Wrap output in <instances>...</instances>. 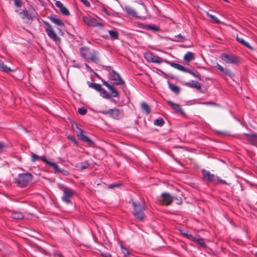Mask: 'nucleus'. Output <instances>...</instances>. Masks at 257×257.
<instances>
[{
  "label": "nucleus",
  "instance_id": "obj_1",
  "mask_svg": "<svg viewBox=\"0 0 257 257\" xmlns=\"http://www.w3.org/2000/svg\"><path fill=\"white\" fill-rule=\"evenodd\" d=\"M133 206L134 209L133 213L135 217L140 220L143 221L145 217L144 213L145 210L146 204L143 201H134L133 200L130 201Z\"/></svg>",
  "mask_w": 257,
  "mask_h": 257
},
{
  "label": "nucleus",
  "instance_id": "obj_2",
  "mask_svg": "<svg viewBox=\"0 0 257 257\" xmlns=\"http://www.w3.org/2000/svg\"><path fill=\"white\" fill-rule=\"evenodd\" d=\"M80 55L85 59H90L93 62H97L99 59L97 53L95 51L91 52L87 47H82L80 49Z\"/></svg>",
  "mask_w": 257,
  "mask_h": 257
},
{
  "label": "nucleus",
  "instance_id": "obj_3",
  "mask_svg": "<svg viewBox=\"0 0 257 257\" xmlns=\"http://www.w3.org/2000/svg\"><path fill=\"white\" fill-rule=\"evenodd\" d=\"M32 179L33 176L30 173L20 174L15 179V182L19 186L23 187L26 186Z\"/></svg>",
  "mask_w": 257,
  "mask_h": 257
},
{
  "label": "nucleus",
  "instance_id": "obj_4",
  "mask_svg": "<svg viewBox=\"0 0 257 257\" xmlns=\"http://www.w3.org/2000/svg\"><path fill=\"white\" fill-rule=\"evenodd\" d=\"M63 192V195L61 197L62 200L66 204L72 203L71 199L76 194V191L73 189L66 186H63L61 188Z\"/></svg>",
  "mask_w": 257,
  "mask_h": 257
},
{
  "label": "nucleus",
  "instance_id": "obj_5",
  "mask_svg": "<svg viewBox=\"0 0 257 257\" xmlns=\"http://www.w3.org/2000/svg\"><path fill=\"white\" fill-rule=\"evenodd\" d=\"M101 19L98 17L94 18L90 16H84L83 17V22L90 27H102L103 25L100 22Z\"/></svg>",
  "mask_w": 257,
  "mask_h": 257
},
{
  "label": "nucleus",
  "instance_id": "obj_6",
  "mask_svg": "<svg viewBox=\"0 0 257 257\" xmlns=\"http://www.w3.org/2000/svg\"><path fill=\"white\" fill-rule=\"evenodd\" d=\"M136 17L144 19L148 16L146 7L144 4H140L136 7Z\"/></svg>",
  "mask_w": 257,
  "mask_h": 257
},
{
  "label": "nucleus",
  "instance_id": "obj_7",
  "mask_svg": "<svg viewBox=\"0 0 257 257\" xmlns=\"http://www.w3.org/2000/svg\"><path fill=\"white\" fill-rule=\"evenodd\" d=\"M144 56L148 61L155 63L161 64L162 63H165V61H166V60H164L151 52L146 53Z\"/></svg>",
  "mask_w": 257,
  "mask_h": 257
},
{
  "label": "nucleus",
  "instance_id": "obj_8",
  "mask_svg": "<svg viewBox=\"0 0 257 257\" xmlns=\"http://www.w3.org/2000/svg\"><path fill=\"white\" fill-rule=\"evenodd\" d=\"M47 26L46 32L48 36L56 43H60L61 39L54 31L52 26L48 22H45Z\"/></svg>",
  "mask_w": 257,
  "mask_h": 257
},
{
  "label": "nucleus",
  "instance_id": "obj_9",
  "mask_svg": "<svg viewBox=\"0 0 257 257\" xmlns=\"http://www.w3.org/2000/svg\"><path fill=\"white\" fill-rule=\"evenodd\" d=\"M102 113L104 114H107L111 117L119 119L123 116V113L117 108L110 109L108 110L103 111Z\"/></svg>",
  "mask_w": 257,
  "mask_h": 257
},
{
  "label": "nucleus",
  "instance_id": "obj_10",
  "mask_svg": "<svg viewBox=\"0 0 257 257\" xmlns=\"http://www.w3.org/2000/svg\"><path fill=\"white\" fill-rule=\"evenodd\" d=\"M76 134L79 140L87 143L91 147H94V142L84 134L82 130H79V132H76Z\"/></svg>",
  "mask_w": 257,
  "mask_h": 257
},
{
  "label": "nucleus",
  "instance_id": "obj_11",
  "mask_svg": "<svg viewBox=\"0 0 257 257\" xmlns=\"http://www.w3.org/2000/svg\"><path fill=\"white\" fill-rule=\"evenodd\" d=\"M109 78L111 80L113 81V85H122L124 86L125 83L121 78L119 75L116 73L114 71H112L110 74Z\"/></svg>",
  "mask_w": 257,
  "mask_h": 257
},
{
  "label": "nucleus",
  "instance_id": "obj_12",
  "mask_svg": "<svg viewBox=\"0 0 257 257\" xmlns=\"http://www.w3.org/2000/svg\"><path fill=\"white\" fill-rule=\"evenodd\" d=\"M220 58L226 63L236 64L238 62V59L237 57L233 55L222 54L220 56Z\"/></svg>",
  "mask_w": 257,
  "mask_h": 257
},
{
  "label": "nucleus",
  "instance_id": "obj_13",
  "mask_svg": "<svg viewBox=\"0 0 257 257\" xmlns=\"http://www.w3.org/2000/svg\"><path fill=\"white\" fill-rule=\"evenodd\" d=\"M161 203L165 205H169L172 202L174 197L168 193H163L161 195Z\"/></svg>",
  "mask_w": 257,
  "mask_h": 257
},
{
  "label": "nucleus",
  "instance_id": "obj_14",
  "mask_svg": "<svg viewBox=\"0 0 257 257\" xmlns=\"http://www.w3.org/2000/svg\"><path fill=\"white\" fill-rule=\"evenodd\" d=\"M202 173L203 178L210 182H212L213 184H216L217 182L216 181V178L214 174H211L210 171L203 169Z\"/></svg>",
  "mask_w": 257,
  "mask_h": 257
},
{
  "label": "nucleus",
  "instance_id": "obj_15",
  "mask_svg": "<svg viewBox=\"0 0 257 257\" xmlns=\"http://www.w3.org/2000/svg\"><path fill=\"white\" fill-rule=\"evenodd\" d=\"M21 15H22V18L23 19H27L28 20H32L34 18L37 17L38 15L37 13H33L32 14H29L28 12L26 10H23L20 13Z\"/></svg>",
  "mask_w": 257,
  "mask_h": 257
},
{
  "label": "nucleus",
  "instance_id": "obj_16",
  "mask_svg": "<svg viewBox=\"0 0 257 257\" xmlns=\"http://www.w3.org/2000/svg\"><path fill=\"white\" fill-rule=\"evenodd\" d=\"M165 63L170 65L171 67L183 72H189L188 69L181 65L166 60Z\"/></svg>",
  "mask_w": 257,
  "mask_h": 257
},
{
  "label": "nucleus",
  "instance_id": "obj_17",
  "mask_svg": "<svg viewBox=\"0 0 257 257\" xmlns=\"http://www.w3.org/2000/svg\"><path fill=\"white\" fill-rule=\"evenodd\" d=\"M103 84L111 92V93L110 94L111 96V97H116L118 95V93L117 91L110 84H109L108 83H107L105 81H102Z\"/></svg>",
  "mask_w": 257,
  "mask_h": 257
},
{
  "label": "nucleus",
  "instance_id": "obj_18",
  "mask_svg": "<svg viewBox=\"0 0 257 257\" xmlns=\"http://www.w3.org/2000/svg\"><path fill=\"white\" fill-rule=\"evenodd\" d=\"M55 4L57 7L60 9V11L63 15L65 16H69L70 15L68 9L63 6L61 2L57 1L55 2Z\"/></svg>",
  "mask_w": 257,
  "mask_h": 257
},
{
  "label": "nucleus",
  "instance_id": "obj_19",
  "mask_svg": "<svg viewBox=\"0 0 257 257\" xmlns=\"http://www.w3.org/2000/svg\"><path fill=\"white\" fill-rule=\"evenodd\" d=\"M243 35L242 34H240V35H237L236 36V40L238 42L240 43L242 45H244V46L246 47L248 49L250 50H253V47H252L248 43L244 41L243 38Z\"/></svg>",
  "mask_w": 257,
  "mask_h": 257
},
{
  "label": "nucleus",
  "instance_id": "obj_20",
  "mask_svg": "<svg viewBox=\"0 0 257 257\" xmlns=\"http://www.w3.org/2000/svg\"><path fill=\"white\" fill-rule=\"evenodd\" d=\"M42 161L45 163L47 165L53 168V169L54 170L55 173L60 172L59 166L56 163L47 160L46 158H42Z\"/></svg>",
  "mask_w": 257,
  "mask_h": 257
},
{
  "label": "nucleus",
  "instance_id": "obj_21",
  "mask_svg": "<svg viewBox=\"0 0 257 257\" xmlns=\"http://www.w3.org/2000/svg\"><path fill=\"white\" fill-rule=\"evenodd\" d=\"M123 9L128 15L136 17V8H133L132 7L130 6H125L123 8Z\"/></svg>",
  "mask_w": 257,
  "mask_h": 257
},
{
  "label": "nucleus",
  "instance_id": "obj_22",
  "mask_svg": "<svg viewBox=\"0 0 257 257\" xmlns=\"http://www.w3.org/2000/svg\"><path fill=\"white\" fill-rule=\"evenodd\" d=\"M246 139L251 144L255 145L257 143V135L255 134H245Z\"/></svg>",
  "mask_w": 257,
  "mask_h": 257
},
{
  "label": "nucleus",
  "instance_id": "obj_23",
  "mask_svg": "<svg viewBox=\"0 0 257 257\" xmlns=\"http://www.w3.org/2000/svg\"><path fill=\"white\" fill-rule=\"evenodd\" d=\"M167 102L176 111L180 112L182 114H184V111L179 104L175 103L170 100H168Z\"/></svg>",
  "mask_w": 257,
  "mask_h": 257
},
{
  "label": "nucleus",
  "instance_id": "obj_24",
  "mask_svg": "<svg viewBox=\"0 0 257 257\" xmlns=\"http://www.w3.org/2000/svg\"><path fill=\"white\" fill-rule=\"evenodd\" d=\"M186 85L189 87L195 88L198 90H200L201 88L200 84L198 82L194 80H192L190 82L187 83Z\"/></svg>",
  "mask_w": 257,
  "mask_h": 257
},
{
  "label": "nucleus",
  "instance_id": "obj_25",
  "mask_svg": "<svg viewBox=\"0 0 257 257\" xmlns=\"http://www.w3.org/2000/svg\"><path fill=\"white\" fill-rule=\"evenodd\" d=\"M195 59V55L193 53L188 52L184 56V60L187 62H190Z\"/></svg>",
  "mask_w": 257,
  "mask_h": 257
},
{
  "label": "nucleus",
  "instance_id": "obj_26",
  "mask_svg": "<svg viewBox=\"0 0 257 257\" xmlns=\"http://www.w3.org/2000/svg\"><path fill=\"white\" fill-rule=\"evenodd\" d=\"M141 107L143 111H145L146 114H149L151 112L150 106L146 102H142L141 104Z\"/></svg>",
  "mask_w": 257,
  "mask_h": 257
},
{
  "label": "nucleus",
  "instance_id": "obj_27",
  "mask_svg": "<svg viewBox=\"0 0 257 257\" xmlns=\"http://www.w3.org/2000/svg\"><path fill=\"white\" fill-rule=\"evenodd\" d=\"M49 19L54 24L60 26H64V23L59 19L55 17V16H51L49 17Z\"/></svg>",
  "mask_w": 257,
  "mask_h": 257
},
{
  "label": "nucleus",
  "instance_id": "obj_28",
  "mask_svg": "<svg viewBox=\"0 0 257 257\" xmlns=\"http://www.w3.org/2000/svg\"><path fill=\"white\" fill-rule=\"evenodd\" d=\"M11 217L15 219H22L24 218V215L21 212L13 211L11 214Z\"/></svg>",
  "mask_w": 257,
  "mask_h": 257
},
{
  "label": "nucleus",
  "instance_id": "obj_29",
  "mask_svg": "<svg viewBox=\"0 0 257 257\" xmlns=\"http://www.w3.org/2000/svg\"><path fill=\"white\" fill-rule=\"evenodd\" d=\"M89 87L95 90L96 91L99 92L101 87V85L99 84L96 83H91L89 81L87 82Z\"/></svg>",
  "mask_w": 257,
  "mask_h": 257
},
{
  "label": "nucleus",
  "instance_id": "obj_30",
  "mask_svg": "<svg viewBox=\"0 0 257 257\" xmlns=\"http://www.w3.org/2000/svg\"><path fill=\"white\" fill-rule=\"evenodd\" d=\"M100 92V95L104 98L109 99L111 97L110 94L108 93L102 87L100 88V90L99 91Z\"/></svg>",
  "mask_w": 257,
  "mask_h": 257
},
{
  "label": "nucleus",
  "instance_id": "obj_31",
  "mask_svg": "<svg viewBox=\"0 0 257 257\" xmlns=\"http://www.w3.org/2000/svg\"><path fill=\"white\" fill-rule=\"evenodd\" d=\"M0 70L5 72H9L12 71V69L6 65L1 60H0Z\"/></svg>",
  "mask_w": 257,
  "mask_h": 257
},
{
  "label": "nucleus",
  "instance_id": "obj_32",
  "mask_svg": "<svg viewBox=\"0 0 257 257\" xmlns=\"http://www.w3.org/2000/svg\"><path fill=\"white\" fill-rule=\"evenodd\" d=\"M172 41L179 42H182L186 40L185 37L182 35L181 34H179L178 35L175 36L174 39H171Z\"/></svg>",
  "mask_w": 257,
  "mask_h": 257
},
{
  "label": "nucleus",
  "instance_id": "obj_33",
  "mask_svg": "<svg viewBox=\"0 0 257 257\" xmlns=\"http://www.w3.org/2000/svg\"><path fill=\"white\" fill-rule=\"evenodd\" d=\"M111 39L113 40L117 39L118 38V33L116 31L108 30V31Z\"/></svg>",
  "mask_w": 257,
  "mask_h": 257
},
{
  "label": "nucleus",
  "instance_id": "obj_34",
  "mask_svg": "<svg viewBox=\"0 0 257 257\" xmlns=\"http://www.w3.org/2000/svg\"><path fill=\"white\" fill-rule=\"evenodd\" d=\"M169 88L175 93H179L180 91V88L173 84L169 83Z\"/></svg>",
  "mask_w": 257,
  "mask_h": 257
},
{
  "label": "nucleus",
  "instance_id": "obj_35",
  "mask_svg": "<svg viewBox=\"0 0 257 257\" xmlns=\"http://www.w3.org/2000/svg\"><path fill=\"white\" fill-rule=\"evenodd\" d=\"M46 158L45 156H39L38 155L34 154V153H31V161L33 162H35L36 161L38 160L39 159H40L42 161V158Z\"/></svg>",
  "mask_w": 257,
  "mask_h": 257
},
{
  "label": "nucleus",
  "instance_id": "obj_36",
  "mask_svg": "<svg viewBox=\"0 0 257 257\" xmlns=\"http://www.w3.org/2000/svg\"><path fill=\"white\" fill-rule=\"evenodd\" d=\"M165 122L163 119L161 117H159L154 121V124L155 125H157L159 127H161L163 126V125L164 124Z\"/></svg>",
  "mask_w": 257,
  "mask_h": 257
},
{
  "label": "nucleus",
  "instance_id": "obj_37",
  "mask_svg": "<svg viewBox=\"0 0 257 257\" xmlns=\"http://www.w3.org/2000/svg\"><path fill=\"white\" fill-rule=\"evenodd\" d=\"M194 239L203 248L206 247V244L202 238L194 237Z\"/></svg>",
  "mask_w": 257,
  "mask_h": 257
},
{
  "label": "nucleus",
  "instance_id": "obj_38",
  "mask_svg": "<svg viewBox=\"0 0 257 257\" xmlns=\"http://www.w3.org/2000/svg\"><path fill=\"white\" fill-rule=\"evenodd\" d=\"M148 29L151 30L154 32L159 31V28L156 25H149L146 26Z\"/></svg>",
  "mask_w": 257,
  "mask_h": 257
},
{
  "label": "nucleus",
  "instance_id": "obj_39",
  "mask_svg": "<svg viewBox=\"0 0 257 257\" xmlns=\"http://www.w3.org/2000/svg\"><path fill=\"white\" fill-rule=\"evenodd\" d=\"M223 73H224L225 75H228L230 77H233V76H234V74L230 69L224 68Z\"/></svg>",
  "mask_w": 257,
  "mask_h": 257
},
{
  "label": "nucleus",
  "instance_id": "obj_40",
  "mask_svg": "<svg viewBox=\"0 0 257 257\" xmlns=\"http://www.w3.org/2000/svg\"><path fill=\"white\" fill-rule=\"evenodd\" d=\"M207 15L216 24H219L220 23V21L217 18H216L215 17H214V16H213L212 15L210 14L209 12H207Z\"/></svg>",
  "mask_w": 257,
  "mask_h": 257
},
{
  "label": "nucleus",
  "instance_id": "obj_41",
  "mask_svg": "<svg viewBox=\"0 0 257 257\" xmlns=\"http://www.w3.org/2000/svg\"><path fill=\"white\" fill-rule=\"evenodd\" d=\"M121 251L122 253L123 254L124 256L128 255L130 254L128 250L125 247H124L122 244L120 245Z\"/></svg>",
  "mask_w": 257,
  "mask_h": 257
},
{
  "label": "nucleus",
  "instance_id": "obj_42",
  "mask_svg": "<svg viewBox=\"0 0 257 257\" xmlns=\"http://www.w3.org/2000/svg\"><path fill=\"white\" fill-rule=\"evenodd\" d=\"M216 181L217 182V183H216L215 184H227L228 185V184L227 183V182L225 181V180H223L222 179H221L219 177H216Z\"/></svg>",
  "mask_w": 257,
  "mask_h": 257
},
{
  "label": "nucleus",
  "instance_id": "obj_43",
  "mask_svg": "<svg viewBox=\"0 0 257 257\" xmlns=\"http://www.w3.org/2000/svg\"><path fill=\"white\" fill-rule=\"evenodd\" d=\"M80 166L82 169H86L89 166V164L86 162H82L80 163Z\"/></svg>",
  "mask_w": 257,
  "mask_h": 257
},
{
  "label": "nucleus",
  "instance_id": "obj_44",
  "mask_svg": "<svg viewBox=\"0 0 257 257\" xmlns=\"http://www.w3.org/2000/svg\"><path fill=\"white\" fill-rule=\"evenodd\" d=\"M78 112L81 115H84L87 112V109L84 107L79 108L78 109Z\"/></svg>",
  "mask_w": 257,
  "mask_h": 257
},
{
  "label": "nucleus",
  "instance_id": "obj_45",
  "mask_svg": "<svg viewBox=\"0 0 257 257\" xmlns=\"http://www.w3.org/2000/svg\"><path fill=\"white\" fill-rule=\"evenodd\" d=\"M216 133L218 135H228L227 132L222 130H217Z\"/></svg>",
  "mask_w": 257,
  "mask_h": 257
},
{
  "label": "nucleus",
  "instance_id": "obj_46",
  "mask_svg": "<svg viewBox=\"0 0 257 257\" xmlns=\"http://www.w3.org/2000/svg\"><path fill=\"white\" fill-rule=\"evenodd\" d=\"M188 70L189 71L188 72L190 73V74H191L192 75H193L194 76L197 77V78L200 77V74L198 72H197V71H196L195 72H192L189 69H188Z\"/></svg>",
  "mask_w": 257,
  "mask_h": 257
},
{
  "label": "nucleus",
  "instance_id": "obj_47",
  "mask_svg": "<svg viewBox=\"0 0 257 257\" xmlns=\"http://www.w3.org/2000/svg\"><path fill=\"white\" fill-rule=\"evenodd\" d=\"M180 232H181V233L182 234L184 235L185 236H187V237L191 236V235L189 234L187 231H184V230H180Z\"/></svg>",
  "mask_w": 257,
  "mask_h": 257
},
{
  "label": "nucleus",
  "instance_id": "obj_48",
  "mask_svg": "<svg viewBox=\"0 0 257 257\" xmlns=\"http://www.w3.org/2000/svg\"><path fill=\"white\" fill-rule=\"evenodd\" d=\"M120 186V184H118V183H113V184H111L110 185H108V188H110V189H113V188H114L115 187H119Z\"/></svg>",
  "mask_w": 257,
  "mask_h": 257
},
{
  "label": "nucleus",
  "instance_id": "obj_49",
  "mask_svg": "<svg viewBox=\"0 0 257 257\" xmlns=\"http://www.w3.org/2000/svg\"><path fill=\"white\" fill-rule=\"evenodd\" d=\"M216 67L218 70H219L221 72H223L224 68L222 66H221L220 65H219L218 63L216 64Z\"/></svg>",
  "mask_w": 257,
  "mask_h": 257
},
{
  "label": "nucleus",
  "instance_id": "obj_50",
  "mask_svg": "<svg viewBox=\"0 0 257 257\" xmlns=\"http://www.w3.org/2000/svg\"><path fill=\"white\" fill-rule=\"evenodd\" d=\"M80 1L86 7H90V4L87 0H80Z\"/></svg>",
  "mask_w": 257,
  "mask_h": 257
},
{
  "label": "nucleus",
  "instance_id": "obj_51",
  "mask_svg": "<svg viewBox=\"0 0 257 257\" xmlns=\"http://www.w3.org/2000/svg\"><path fill=\"white\" fill-rule=\"evenodd\" d=\"M15 5L17 7H21V3L19 0H15Z\"/></svg>",
  "mask_w": 257,
  "mask_h": 257
},
{
  "label": "nucleus",
  "instance_id": "obj_52",
  "mask_svg": "<svg viewBox=\"0 0 257 257\" xmlns=\"http://www.w3.org/2000/svg\"><path fill=\"white\" fill-rule=\"evenodd\" d=\"M6 148V145L3 142H0V150H3Z\"/></svg>",
  "mask_w": 257,
  "mask_h": 257
},
{
  "label": "nucleus",
  "instance_id": "obj_53",
  "mask_svg": "<svg viewBox=\"0 0 257 257\" xmlns=\"http://www.w3.org/2000/svg\"><path fill=\"white\" fill-rule=\"evenodd\" d=\"M29 14H32V13H37L35 10L33 9V8H30L29 9Z\"/></svg>",
  "mask_w": 257,
  "mask_h": 257
},
{
  "label": "nucleus",
  "instance_id": "obj_54",
  "mask_svg": "<svg viewBox=\"0 0 257 257\" xmlns=\"http://www.w3.org/2000/svg\"><path fill=\"white\" fill-rule=\"evenodd\" d=\"M102 255L104 257H111V255L109 253H102Z\"/></svg>",
  "mask_w": 257,
  "mask_h": 257
},
{
  "label": "nucleus",
  "instance_id": "obj_55",
  "mask_svg": "<svg viewBox=\"0 0 257 257\" xmlns=\"http://www.w3.org/2000/svg\"><path fill=\"white\" fill-rule=\"evenodd\" d=\"M68 138L71 140L72 141H73L75 140V138L72 136H68Z\"/></svg>",
  "mask_w": 257,
  "mask_h": 257
},
{
  "label": "nucleus",
  "instance_id": "obj_56",
  "mask_svg": "<svg viewBox=\"0 0 257 257\" xmlns=\"http://www.w3.org/2000/svg\"><path fill=\"white\" fill-rule=\"evenodd\" d=\"M103 12H104L106 15H109V13H108V11H107L106 9H104L103 10Z\"/></svg>",
  "mask_w": 257,
  "mask_h": 257
},
{
  "label": "nucleus",
  "instance_id": "obj_57",
  "mask_svg": "<svg viewBox=\"0 0 257 257\" xmlns=\"http://www.w3.org/2000/svg\"><path fill=\"white\" fill-rule=\"evenodd\" d=\"M177 199V204H180L182 203V201H181V198H180L179 199Z\"/></svg>",
  "mask_w": 257,
  "mask_h": 257
},
{
  "label": "nucleus",
  "instance_id": "obj_58",
  "mask_svg": "<svg viewBox=\"0 0 257 257\" xmlns=\"http://www.w3.org/2000/svg\"><path fill=\"white\" fill-rule=\"evenodd\" d=\"M73 142H74V143L75 144V145H76V146L78 145V142L76 141L75 139Z\"/></svg>",
  "mask_w": 257,
  "mask_h": 257
},
{
  "label": "nucleus",
  "instance_id": "obj_59",
  "mask_svg": "<svg viewBox=\"0 0 257 257\" xmlns=\"http://www.w3.org/2000/svg\"><path fill=\"white\" fill-rule=\"evenodd\" d=\"M59 257H64L61 254H58Z\"/></svg>",
  "mask_w": 257,
  "mask_h": 257
},
{
  "label": "nucleus",
  "instance_id": "obj_60",
  "mask_svg": "<svg viewBox=\"0 0 257 257\" xmlns=\"http://www.w3.org/2000/svg\"><path fill=\"white\" fill-rule=\"evenodd\" d=\"M86 67L87 68H89V66H88V65H87V64L86 65Z\"/></svg>",
  "mask_w": 257,
  "mask_h": 257
},
{
  "label": "nucleus",
  "instance_id": "obj_61",
  "mask_svg": "<svg viewBox=\"0 0 257 257\" xmlns=\"http://www.w3.org/2000/svg\"><path fill=\"white\" fill-rule=\"evenodd\" d=\"M206 104H209V103H212L211 102H207L206 103H205Z\"/></svg>",
  "mask_w": 257,
  "mask_h": 257
},
{
  "label": "nucleus",
  "instance_id": "obj_62",
  "mask_svg": "<svg viewBox=\"0 0 257 257\" xmlns=\"http://www.w3.org/2000/svg\"><path fill=\"white\" fill-rule=\"evenodd\" d=\"M255 256L257 257V252L255 253Z\"/></svg>",
  "mask_w": 257,
  "mask_h": 257
},
{
  "label": "nucleus",
  "instance_id": "obj_63",
  "mask_svg": "<svg viewBox=\"0 0 257 257\" xmlns=\"http://www.w3.org/2000/svg\"><path fill=\"white\" fill-rule=\"evenodd\" d=\"M2 127V126H0V128H1Z\"/></svg>",
  "mask_w": 257,
  "mask_h": 257
}]
</instances>
